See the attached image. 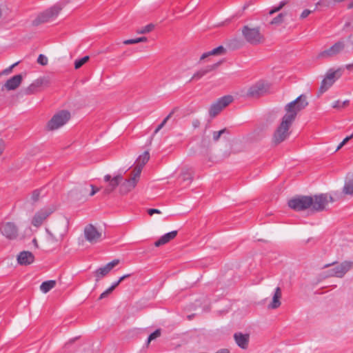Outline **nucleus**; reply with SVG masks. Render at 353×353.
<instances>
[{
  "mask_svg": "<svg viewBox=\"0 0 353 353\" xmlns=\"http://www.w3.org/2000/svg\"><path fill=\"white\" fill-rule=\"evenodd\" d=\"M285 16V14L284 13H280L278 16L272 19V20L270 22V24L272 25H278L281 24L283 21L284 17Z\"/></svg>",
  "mask_w": 353,
  "mask_h": 353,
  "instance_id": "36",
  "label": "nucleus"
},
{
  "mask_svg": "<svg viewBox=\"0 0 353 353\" xmlns=\"http://www.w3.org/2000/svg\"><path fill=\"white\" fill-rule=\"evenodd\" d=\"M140 176L135 175L134 172H132V176L129 179H123L120 183L119 193L122 195L126 194L132 190L137 185Z\"/></svg>",
  "mask_w": 353,
  "mask_h": 353,
  "instance_id": "15",
  "label": "nucleus"
},
{
  "mask_svg": "<svg viewBox=\"0 0 353 353\" xmlns=\"http://www.w3.org/2000/svg\"><path fill=\"white\" fill-rule=\"evenodd\" d=\"M345 68H346L347 70H352V69H353V63H352V64H347V65H345Z\"/></svg>",
  "mask_w": 353,
  "mask_h": 353,
  "instance_id": "56",
  "label": "nucleus"
},
{
  "mask_svg": "<svg viewBox=\"0 0 353 353\" xmlns=\"http://www.w3.org/2000/svg\"><path fill=\"white\" fill-rule=\"evenodd\" d=\"M227 130L225 128L223 129V130H221L218 132L215 131L213 132V140L214 141H217L220 137L224 134L225 132H226Z\"/></svg>",
  "mask_w": 353,
  "mask_h": 353,
  "instance_id": "40",
  "label": "nucleus"
},
{
  "mask_svg": "<svg viewBox=\"0 0 353 353\" xmlns=\"http://www.w3.org/2000/svg\"><path fill=\"white\" fill-rule=\"evenodd\" d=\"M90 59L89 56H85L82 57L81 59H77L74 61V68L76 70L79 69L82 65H83L85 63H87Z\"/></svg>",
  "mask_w": 353,
  "mask_h": 353,
  "instance_id": "32",
  "label": "nucleus"
},
{
  "mask_svg": "<svg viewBox=\"0 0 353 353\" xmlns=\"http://www.w3.org/2000/svg\"><path fill=\"white\" fill-rule=\"evenodd\" d=\"M268 87L266 84L262 82H259L250 87L247 92V96L249 97H259L267 92Z\"/></svg>",
  "mask_w": 353,
  "mask_h": 353,
  "instance_id": "18",
  "label": "nucleus"
},
{
  "mask_svg": "<svg viewBox=\"0 0 353 353\" xmlns=\"http://www.w3.org/2000/svg\"><path fill=\"white\" fill-rule=\"evenodd\" d=\"M345 0H332L333 3H341L344 1Z\"/></svg>",
  "mask_w": 353,
  "mask_h": 353,
  "instance_id": "60",
  "label": "nucleus"
},
{
  "mask_svg": "<svg viewBox=\"0 0 353 353\" xmlns=\"http://www.w3.org/2000/svg\"><path fill=\"white\" fill-rule=\"evenodd\" d=\"M5 149L4 141L2 139H0V155L3 153Z\"/></svg>",
  "mask_w": 353,
  "mask_h": 353,
  "instance_id": "49",
  "label": "nucleus"
},
{
  "mask_svg": "<svg viewBox=\"0 0 353 353\" xmlns=\"http://www.w3.org/2000/svg\"><path fill=\"white\" fill-rule=\"evenodd\" d=\"M281 298V290L279 287H277L275 290L274 296L272 297V301L268 305L269 309H276L278 308L281 303L280 299Z\"/></svg>",
  "mask_w": 353,
  "mask_h": 353,
  "instance_id": "26",
  "label": "nucleus"
},
{
  "mask_svg": "<svg viewBox=\"0 0 353 353\" xmlns=\"http://www.w3.org/2000/svg\"><path fill=\"white\" fill-rule=\"evenodd\" d=\"M335 44L339 45L341 44L340 42L336 43Z\"/></svg>",
  "mask_w": 353,
  "mask_h": 353,
  "instance_id": "62",
  "label": "nucleus"
},
{
  "mask_svg": "<svg viewBox=\"0 0 353 353\" xmlns=\"http://www.w3.org/2000/svg\"><path fill=\"white\" fill-rule=\"evenodd\" d=\"M83 234L85 240L91 244L97 243L101 240V232L92 224H88L85 227Z\"/></svg>",
  "mask_w": 353,
  "mask_h": 353,
  "instance_id": "13",
  "label": "nucleus"
},
{
  "mask_svg": "<svg viewBox=\"0 0 353 353\" xmlns=\"http://www.w3.org/2000/svg\"><path fill=\"white\" fill-rule=\"evenodd\" d=\"M155 26L153 23H150L140 29L137 30L138 34H146L148 32H152L154 29Z\"/></svg>",
  "mask_w": 353,
  "mask_h": 353,
  "instance_id": "34",
  "label": "nucleus"
},
{
  "mask_svg": "<svg viewBox=\"0 0 353 353\" xmlns=\"http://www.w3.org/2000/svg\"><path fill=\"white\" fill-rule=\"evenodd\" d=\"M49 81L45 78H39L32 83L28 87L23 90L26 95L32 94L38 92L39 88L44 84H48Z\"/></svg>",
  "mask_w": 353,
  "mask_h": 353,
  "instance_id": "19",
  "label": "nucleus"
},
{
  "mask_svg": "<svg viewBox=\"0 0 353 353\" xmlns=\"http://www.w3.org/2000/svg\"><path fill=\"white\" fill-rule=\"evenodd\" d=\"M345 51V46H331L328 49L321 52L318 58L330 59Z\"/></svg>",
  "mask_w": 353,
  "mask_h": 353,
  "instance_id": "17",
  "label": "nucleus"
},
{
  "mask_svg": "<svg viewBox=\"0 0 353 353\" xmlns=\"http://www.w3.org/2000/svg\"><path fill=\"white\" fill-rule=\"evenodd\" d=\"M71 117L68 110H60L53 115L51 119L47 123L46 129L48 131H53L64 125Z\"/></svg>",
  "mask_w": 353,
  "mask_h": 353,
  "instance_id": "5",
  "label": "nucleus"
},
{
  "mask_svg": "<svg viewBox=\"0 0 353 353\" xmlns=\"http://www.w3.org/2000/svg\"><path fill=\"white\" fill-rule=\"evenodd\" d=\"M149 159V152L148 151L144 152L141 155H140L137 158L136 161L137 165L134 167L132 172H134L135 175L140 176L143 166L147 163Z\"/></svg>",
  "mask_w": 353,
  "mask_h": 353,
  "instance_id": "20",
  "label": "nucleus"
},
{
  "mask_svg": "<svg viewBox=\"0 0 353 353\" xmlns=\"http://www.w3.org/2000/svg\"><path fill=\"white\" fill-rule=\"evenodd\" d=\"M19 63V62H17L14 64H12V65H10V67H8V68L5 69L2 73L3 74H9L10 72H12V69Z\"/></svg>",
  "mask_w": 353,
  "mask_h": 353,
  "instance_id": "45",
  "label": "nucleus"
},
{
  "mask_svg": "<svg viewBox=\"0 0 353 353\" xmlns=\"http://www.w3.org/2000/svg\"><path fill=\"white\" fill-rule=\"evenodd\" d=\"M242 34L249 43H260L265 41L264 37L260 32L259 28H250L248 26H245L242 29Z\"/></svg>",
  "mask_w": 353,
  "mask_h": 353,
  "instance_id": "6",
  "label": "nucleus"
},
{
  "mask_svg": "<svg viewBox=\"0 0 353 353\" xmlns=\"http://www.w3.org/2000/svg\"><path fill=\"white\" fill-rule=\"evenodd\" d=\"M332 265L335 266L327 271V276L343 278L347 272L353 268V262L351 261H344L339 264L336 262H333L332 263L325 264L323 268H327Z\"/></svg>",
  "mask_w": 353,
  "mask_h": 353,
  "instance_id": "4",
  "label": "nucleus"
},
{
  "mask_svg": "<svg viewBox=\"0 0 353 353\" xmlns=\"http://www.w3.org/2000/svg\"><path fill=\"white\" fill-rule=\"evenodd\" d=\"M179 178L181 179L182 182L185 185H188L191 183L192 181V175L189 170H184L181 173Z\"/></svg>",
  "mask_w": 353,
  "mask_h": 353,
  "instance_id": "27",
  "label": "nucleus"
},
{
  "mask_svg": "<svg viewBox=\"0 0 353 353\" xmlns=\"http://www.w3.org/2000/svg\"><path fill=\"white\" fill-rule=\"evenodd\" d=\"M343 192L345 194L353 195V174L345 182Z\"/></svg>",
  "mask_w": 353,
  "mask_h": 353,
  "instance_id": "29",
  "label": "nucleus"
},
{
  "mask_svg": "<svg viewBox=\"0 0 353 353\" xmlns=\"http://www.w3.org/2000/svg\"><path fill=\"white\" fill-rule=\"evenodd\" d=\"M313 11L310 10L308 9L304 10L302 13L301 14V19H305L310 14H311Z\"/></svg>",
  "mask_w": 353,
  "mask_h": 353,
  "instance_id": "44",
  "label": "nucleus"
},
{
  "mask_svg": "<svg viewBox=\"0 0 353 353\" xmlns=\"http://www.w3.org/2000/svg\"><path fill=\"white\" fill-rule=\"evenodd\" d=\"M312 204V196H300L288 201V206L296 211L305 210Z\"/></svg>",
  "mask_w": 353,
  "mask_h": 353,
  "instance_id": "7",
  "label": "nucleus"
},
{
  "mask_svg": "<svg viewBox=\"0 0 353 353\" xmlns=\"http://www.w3.org/2000/svg\"><path fill=\"white\" fill-rule=\"evenodd\" d=\"M148 213L152 216L154 214H161V211L158 209L151 208L148 210Z\"/></svg>",
  "mask_w": 353,
  "mask_h": 353,
  "instance_id": "46",
  "label": "nucleus"
},
{
  "mask_svg": "<svg viewBox=\"0 0 353 353\" xmlns=\"http://www.w3.org/2000/svg\"><path fill=\"white\" fill-rule=\"evenodd\" d=\"M23 77L21 74L14 75L6 82L4 85L2 87V90H3L4 88L7 90H14L17 89L21 83Z\"/></svg>",
  "mask_w": 353,
  "mask_h": 353,
  "instance_id": "21",
  "label": "nucleus"
},
{
  "mask_svg": "<svg viewBox=\"0 0 353 353\" xmlns=\"http://www.w3.org/2000/svg\"><path fill=\"white\" fill-rule=\"evenodd\" d=\"M62 8L63 7L61 4L57 3L45 10L32 21V25L37 26L42 23L50 22L58 16Z\"/></svg>",
  "mask_w": 353,
  "mask_h": 353,
  "instance_id": "3",
  "label": "nucleus"
},
{
  "mask_svg": "<svg viewBox=\"0 0 353 353\" xmlns=\"http://www.w3.org/2000/svg\"><path fill=\"white\" fill-rule=\"evenodd\" d=\"M121 281H120V279L114 282L109 288L113 291L120 283H121Z\"/></svg>",
  "mask_w": 353,
  "mask_h": 353,
  "instance_id": "48",
  "label": "nucleus"
},
{
  "mask_svg": "<svg viewBox=\"0 0 353 353\" xmlns=\"http://www.w3.org/2000/svg\"><path fill=\"white\" fill-rule=\"evenodd\" d=\"M200 125V121L198 119H194L192 121V126L194 128H197Z\"/></svg>",
  "mask_w": 353,
  "mask_h": 353,
  "instance_id": "50",
  "label": "nucleus"
},
{
  "mask_svg": "<svg viewBox=\"0 0 353 353\" xmlns=\"http://www.w3.org/2000/svg\"><path fill=\"white\" fill-rule=\"evenodd\" d=\"M216 353H230L229 350L227 349H221L219 350Z\"/></svg>",
  "mask_w": 353,
  "mask_h": 353,
  "instance_id": "55",
  "label": "nucleus"
},
{
  "mask_svg": "<svg viewBox=\"0 0 353 353\" xmlns=\"http://www.w3.org/2000/svg\"><path fill=\"white\" fill-rule=\"evenodd\" d=\"M348 104H349L348 100L344 101L343 102H341L338 100L333 103L332 108H336V109H341V108H343L345 106L347 105Z\"/></svg>",
  "mask_w": 353,
  "mask_h": 353,
  "instance_id": "37",
  "label": "nucleus"
},
{
  "mask_svg": "<svg viewBox=\"0 0 353 353\" xmlns=\"http://www.w3.org/2000/svg\"><path fill=\"white\" fill-rule=\"evenodd\" d=\"M34 261L33 254L29 251H22L17 256V261L21 265H28Z\"/></svg>",
  "mask_w": 353,
  "mask_h": 353,
  "instance_id": "22",
  "label": "nucleus"
},
{
  "mask_svg": "<svg viewBox=\"0 0 353 353\" xmlns=\"http://www.w3.org/2000/svg\"><path fill=\"white\" fill-rule=\"evenodd\" d=\"M34 245L37 247L38 246V244H37V241L36 239H34L33 241H32Z\"/></svg>",
  "mask_w": 353,
  "mask_h": 353,
  "instance_id": "59",
  "label": "nucleus"
},
{
  "mask_svg": "<svg viewBox=\"0 0 353 353\" xmlns=\"http://www.w3.org/2000/svg\"><path fill=\"white\" fill-rule=\"evenodd\" d=\"M150 40L146 37H141L132 39H127L123 41V44H135L140 42H150Z\"/></svg>",
  "mask_w": 353,
  "mask_h": 353,
  "instance_id": "30",
  "label": "nucleus"
},
{
  "mask_svg": "<svg viewBox=\"0 0 353 353\" xmlns=\"http://www.w3.org/2000/svg\"><path fill=\"white\" fill-rule=\"evenodd\" d=\"M288 3V1H281L278 6L274 7L272 10H270L269 14L272 15V14H274L275 12L280 11Z\"/></svg>",
  "mask_w": 353,
  "mask_h": 353,
  "instance_id": "35",
  "label": "nucleus"
},
{
  "mask_svg": "<svg viewBox=\"0 0 353 353\" xmlns=\"http://www.w3.org/2000/svg\"><path fill=\"white\" fill-rule=\"evenodd\" d=\"M329 202H333V198L327 194L315 195L312 197V204H311V210L313 212H320L325 209Z\"/></svg>",
  "mask_w": 353,
  "mask_h": 353,
  "instance_id": "10",
  "label": "nucleus"
},
{
  "mask_svg": "<svg viewBox=\"0 0 353 353\" xmlns=\"http://www.w3.org/2000/svg\"><path fill=\"white\" fill-rule=\"evenodd\" d=\"M249 337V334H244L241 332L235 333L234 335L236 344L242 349H246L248 347Z\"/></svg>",
  "mask_w": 353,
  "mask_h": 353,
  "instance_id": "23",
  "label": "nucleus"
},
{
  "mask_svg": "<svg viewBox=\"0 0 353 353\" xmlns=\"http://www.w3.org/2000/svg\"><path fill=\"white\" fill-rule=\"evenodd\" d=\"M131 276L130 274H124L123 276H121L119 279H120V281H123V280H125V279L130 277Z\"/></svg>",
  "mask_w": 353,
  "mask_h": 353,
  "instance_id": "52",
  "label": "nucleus"
},
{
  "mask_svg": "<svg viewBox=\"0 0 353 353\" xmlns=\"http://www.w3.org/2000/svg\"><path fill=\"white\" fill-rule=\"evenodd\" d=\"M37 62L41 65H46L48 64V59L43 54H40L37 59Z\"/></svg>",
  "mask_w": 353,
  "mask_h": 353,
  "instance_id": "41",
  "label": "nucleus"
},
{
  "mask_svg": "<svg viewBox=\"0 0 353 353\" xmlns=\"http://www.w3.org/2000/svg\"><path fill=\"white\" fill-rule=\"evenodd\" d=\"M353 138V134L347 137L346 138H345L343 139V141H342L344 144H345L348 141H350V139H352Z\"/></svg>",
  "mask_w": 353,
  "mask_h": 353,
  "instance_id": "51",
  "label": "nucleus"
},
{
  "mask_svg": "<svg viewBox=\"0 0 353 353\" xmlns=\"http://www.w3.org/2000/svg\"><path fill=\"white\" fill-rule=\"evenodd\" d=\"M69 221L63 219L54 222L51 229L46 228V232L48 234L47 239L51 243H57L63 239L68 231Z\"/></svg>",
  "mask_w": 353,
  "mask_h": 353,
  "instance_id": "2",
  "label": "nucleus"
},
{
  "mask_svg": "<svg viewBox=\"0 0 353 353\" xmlns=\"http://www.w3.org/2000/svg\"><path fill=\"white\" fill-rule=\"evenodd\" d=\"M209 56H210V54H208V52H205V53H203V54L201 55V59H201V60H203V59H205L206 57H209Z\"/></svg>",
  "mask_w": 353,
  "mask_h": 353,
  "instance_id": "53",
  "label": "nucleus"
},
{
  "mask_svg": "<svg viewBox=\"0 0 353 353\" xmlns=\"http://www.w3.org/2000/svg\"><path fill=\"white\" fill-rule=\"evenodd\" d=\"M178 110L177 107H175L172 109V110L170 112V114L163 120L161 123L162 125H165L167 121L170 119V117L173 115V114Z\"/></svg>",
  "mask_w": 353,
  "mask_h": 353,
  "instance_id": "42",
  "label": "nucleus"
},
{
  "mask_svg": "<svg viewBox=\"0 0 353 353\" xmlns=\"http://www.w3.org/2000/svg\"><path fill=\"white\" fill-rule=\"evenodd\" d=\"M0 232L8 240H14L19 235V229L14 222H1L0 223Z\"/></svg>",
  "mask_w": 353,
  "mask_h": 353,
  "instance_id": "11",
  "label": "nucleus"
},
{
  "mask_svg": "<svg viewBox=\"0 0 353 353\" xmlns=\"http://www.w3.org/2000/svg\"><path fill=\"white\" fill-rule=\"evenodd\" d=\"M233 100L232 96H224L213 103L210 108L209 114L211 117H216L223 108L228 105Z\"/></svg>",
  "mask_w": 353,
  "mask_h": 353,
  "instance_id": "14",
  "label": "nucleus"
},
{
  "mask_svg": "<svg viewBox=\"0 0 353 353\" xmlns=\"http://www.w3.org/2000/svg\"><path fill=\"white\" fill-rule=\"evenodd\" d=\"M307 105L308 101L305 94H301L295 100L285 105L284 108L285 114L274 132L272 138V144L277 145L289 137L290 134V128L296 119L298 113Z\"/></svg>",
  "mask_w": 353,
  "mask_h": 353,
  "instance_id": "1",
  "label": "nucleus"
},
{
  "mask_svg": "<svg viewBox=\"0 0 353 353\" xmlns=\"http://www.w3.org/2000/svg\"><path fill=\"white\" fill-rule=\"evenodd\" d=\"M104 181L108 183V185L104 188L103 194L108 195L115 190V189L120 186V183L123 181V175L118 174L114 176L110 174H106L104 176Z\"/></svg>",
  "mask_w": 353,
  "mask_h": 353,
  "instance_id": "12",
  "label": "nucleus"
},
{
  "mask_svg": "<svg viewBox=\"0 0 353 353\" xmlns=\"http://www.w3.org/2000/svg\"><path fill=\"white\" fill-rule=\"evenodd\" d=\"M347 8L348 9H352L353 8V1L352 2H350V3H348L347 5Z\"/></svg>",
  "mask_w": 353,
  "mask_h": 353,
  "instance_id": "58",
  "label": "nucleus"
},
{
  "mask_svg": "<svg viewBox=\"0 0 353 353\" xmlns=\"http://www.w3.org/2000/svg\"><path fill=\"white\" fill-rule=\"evenodd\" d=\"M176 235H177L176 230H174L170 232L166 233L164 235H163L162 236H161V238L154 243V245L156 247H159L161 245H163L168 243L171 240L174 239L176 236Z\"/></svg>",
  "mask_w": 353,
  "mask_h": 353,
  "instance_id": "24",
  "label": "nucleus"
},
{
  "mask_svg": "<svg viewBox=\"0 0 353 353\" xmlns=\"http://www.w3.org/2000/svg\"><path fill=\"white\" fill-rule=\"evenodd\" d=\"M112 291L108 288L105 292H103L99 297V300H101L105 297H107L110 294H111Z\"/></svg>",
  "mask_w": 353,
  "mask_h": 353,
  "instance_id": "43",
  "label": "nucleus"
},
{
  "mask_svg": "<svg viewBox=\"0 0 353 353\" xmlns=\"http://www.w3.org/2000/svg\"><path fill=\"white\" fill-rule=\"evenodd\" d=\"M56 285V281L54 280H49L47 281H44L40 285V290L43 293H47L52 288H54Z\"/></svg>",
  "mask_w": 353,
  "mask_h": 353,
  "instance_id": "28",
  "label": "nucleus"
},
{
  "mask_svg": "<svg viewBox=\"0 0 353 353\" xmlns=\"http://www.w3.org/2000/svg\"><path fill=\"white\" fill-rule=\"evenodd\" d=\"M163 128V125H162L161 123L157 126L156 130H154V134H157L161 128Z\"/></svg>",
  "mask_w": 353,
  "mask_h": 353,
  "instance_id": "54",
  "label": "nucleus"
},
{
  "mask_svg": "<svg viewBox=\"0 0 353 353\" xmlns=\"http://www.w3.org/2000/svg\"><path fill=\"white\" fill-rule=\"evenodd\" d=\"M344 145H345V144H344L343 142H341V143L338 145V147L336 148V151H338L339 150H340V149H341V148Z\"/></svg>",
  "mask_w": 353,
  "mask_h": 353,
  "instance_id": "57",
  "label": "nucleus"
},
{
  "mask_svg": "<svg viewBox=\"0 0 353 353\" xmlns=\"http://www.w3.org/2000/svg\"><path fill=\"white\" fill-rule=\"evenodd\" d=\"M236 49V48L235 46H234L231 50H235Z\"/></svg>",
  "mask_w": 353,
  "mask_h": 353,
  "instance_id": "61",
  "label": "nucleus"
},
{
  "mask_svg": "<svg viewBox=\"0 0 353 353\" xmlns=\"http://www.w3.org/2000/svg\"><path fill=\"white\" fill-rule=\"evenodd\" d=\"M343 72L342 68H338L336 70L330 69L326 74L325 77L321 82V85L319 89L321 93L325 92L332 84L338 79Z\"/></svg>",
  "mask_w": 353,
  "mask_h": 353,
  "instance_id": "8",
  "label": "nucleus"
},
{
  "mask_svg": "<svg viewBox=\"0 0 353 353\" xmlns=\"http://www.w3.org/2000/svg\"><path fill=\"white\" fill-rule=\"evenodd\" d=\"M90 188H92V191L90 193V196L94 195L99 190V188H95L93 185H90Z\"/></svg>",
  "mask_w": 353,
  "mask_h": 353,
  "instance_id": "47",
  "label": "nucleus"
},
{
  "mask_svg": "<svg viewBox=\"0 0 353 353\" xmlns=\"http://www.w3.org/2000/svg\"><path fill=\"white\" fill-rule=\"evenodd\" d=\"M220 63L218 62L216 63H214L211 65H208L203 69H201L199 71H197L196 73L194 74L193 77H192V79H199L204 75H205L207 73L215 70L219 65Z\"/></svg>",
  "mask_w": 353,
  "mask_h": 353,
  "instance_id": "25",
  "label": "nucleus"
},
{
  "mask_svg": "<svg viewBox=\"0 0 353 353\" xmlns=\"http://www.w3.org/2000/svg\"><path fill=\"white\" fill-rule=\"evenodd\" d=\"M119 263V259H114L111 262L107 263L105 266L98 268L94 272V276L96 277V281L98 282L101 278L106 276L113 268Z\"/></svg>",
  "mask_w": 353,
  "mask_h": 353,
  "instance_id": "16",
  "label": "nucleus"
},
{
  "mask_svg": "<svg viewBox=\"0 0 353 353\" xmlns=\"http://www.w3.org/2000/svg\"><path fill=\"white\" fill-rule=\"evenodd\" d=\"M333 3L332 0H320L316 3V6L329 8Z\"/></svg>",
  "mask_w": 353,
  "mask_h": 353,
  "instance_id": "38",
  "label": "nucleus"
},
{
  "mask_svg": "<svg viewBox=\"0 0 353 353\" xmlns=\"http://www.w3.org/2000/svg\"><path fill=\"white\" fill-rule=\"evenodd\" d=\"M56 210L54 205L43 208L37 212L32 219L31 223L36 228L40 227L47 218Z\"/></svg>",
  "mask_w": 353,
  "mask_h": 353,
  "instance_id": "9",
  "label": "nucleus"
},
{
  "mask_svg": "<svg viewBox=\"0 0 353 353\" xmlns=\"http://www.w3.org/2000/svg\"><path fill=\"white\" fill-rule=\"evenodd\" d=\"M226 52V50L223 48V46H219L217 48L213 49L211 51L208 52L210 56L211 55H221L224 54Z\"/></svg>",
  "mask_w": 353,
  "mask_h": 353,
  "instance_id": "33",
  "label": "nucleus"
},
{
  "mask_svg": "<svg viewBox=\"0 0 353 353\" xmlns=\"http://www.w3.org/2000/svg\"><path fill=\"white\" fill-rule=\"evenodd\" d=\"M41 191H42V189H36L32 191V192L31 193V197H30L32 204H34L35 203L39 201V200L40 199Z\"/></svg>",
  "mask_w": 353,
  "mask_h": 353,
  "instance_id": "31",
  "label": "nucleus"
},
{
  "mask_svg": "<svg viewBox=\"0 0 353 353\" xmlns=\"http://www.w3.org/2000/svg\"><path fill=\"white\" fill-rule=\"evenodd\" d=\"M161 335V330L157 329L154 332L150 334L148 338L147 343H150L151 341L158 338Z\"/></svg>",
  "mask_w": 353,
  "mask_h": 353,
  "instance_id": "39",
  "label": "nucleus"
}]
</instances>
